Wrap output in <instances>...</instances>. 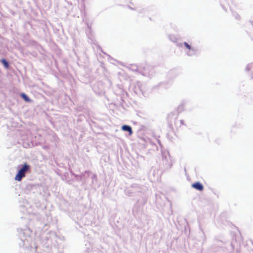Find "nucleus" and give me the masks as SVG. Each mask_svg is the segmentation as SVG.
<instances>
[{
  "mask_svg": "<svg viewBox=\"0 0 253 253\" xmlns=\"http://www.w3.org/2000/svg\"><path fill=\"white\" fill-rule=\"evenodd\" d=\"M29 169V166L27 164L23 165L22 168L20 169L17 172V175H15V179L17 181H21L22 178L25 177V172L28 171Z\"/></svg>",
  "mask_w": 253,
  "mask_h": 253,
  "instance_id": "obj_1",
  "label": "nucleus"
},
{
  "mask_svg": "<svg viewBox=\"0 0 253 253\" xmlns=\"http://www.w3.org/2000/svg\"><path fill=\"white\" fill-rule=\"evenodd\" d=\"M192 188L199 190V191H203L204 186L200 182H196L194 183H192Z\"/></svg>",
  "mask_w": 253,
  "mask_h": 253,
  "instance_id": "obj_2",
  "label": "nucleus"
},
{
  "mask_svg": "<svg viewBox=\"0 0 253 253\" xmlns=\"http://www.w3.org/2000/svg\"><path fill=\"white\" fill-rule=\"evenodd\" d=\"M122 130L124 131H128V133H129V135L132 134V128L130 127V126L128 125H124L122 126Z\"/></svg>",
  "mask_w": 253,
  "mask_h": 253,
  "instance_id": "obj_3",
  "label": "nucleus"
},
{
  "mask_svg": "<svg viewBox=\"0 0 253 253\" xmlns=\"http://www.w3.org/2000/svg\"><path fill=\"white\" fill-rule=\"evenodd\" d=\"M21 97L27 102H29L31 101L30 99H29V97L27 96V95L24 93H22L21 94Z\"/></svg>",
  "mask_w": 253,
  "mask_h": 253,
  "instance_id": "obj_4",
  "label": "nucleus"
},
{
  "mask_svg": "<svg viewBox=\"0 0 253 253\" xmlns=\"http://www.w3.org/2000/svg\"><path fill=\"white\" fill-rule=\"evenodd\" d=\"M1 63L2 64V65H3L4 67H5L6 69H8L9 67V65H8L7 61H6L5 59H2Z\"/></svg>",
  "mask_w": 253,
  "mask_h": 253,
  "instance_id": "obj_5",
  "label": "nucleus"
},
{
  "mask_svg": "<svg viewBox=\"0 0 253 253\" xmlns=\"http://www.w3.org/2000/svg\"><path fill=\"white\" fill-rule=\"evenodd\" d=\"M184 46L186 47V48L189 50L191 49V46L190 45L188 44L186 42H184Z\"/></svg>",
  "mask_w": 253,
  "mask_h": 253,
  "instance_id": "obj_6",
  "label": "nucleus"
},
{
  "mask_svg": "<svg viewBox=\"0 0 253 253\" xmlns=\"http://www.w3.org/2000/svg\"><path fill=\"white\" fill-rule=\"evenodd\" d=\"M169 127L170 129H171V130L173 131L174 130V128H173V126H172L171 124H170L169 125Z\"/></svg>",
  "mask_w": 253,
  "mask_h": 253,
  "instance_id": "obj_7",
  "label": "nucleus"
}]
</instances>
